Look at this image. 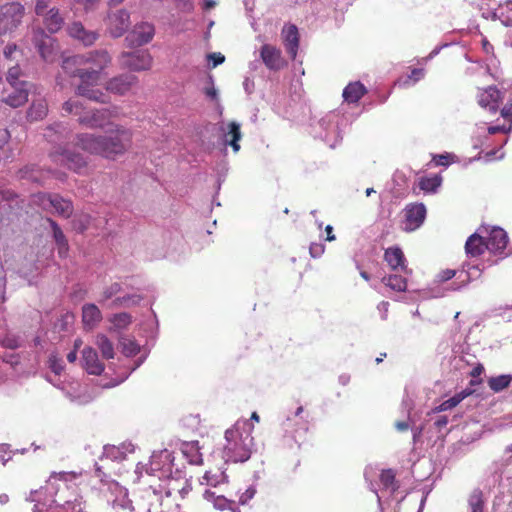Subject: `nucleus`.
I'll return each mask as SVG.
<instances>
[{"mask_svg":"<svg viewBox=\"0 0 512 512\" xmlns=\"http://www.w3.org/2000/svg\"><path fill=\"white\" fill-rule=\"evenodd\" d=\"M502 118L512 123V91L506 104L500 110Z\"/></svg>","mask_w":512,"mask_h":512,"instance_id":"6e6d98bb","label":"nucleus"},{"mask_svg":"<svg viewBox=\"0 0 512 512\" xmlns=\"http://www.w3.org/2000/svg\"><path fill=\"white\" fill-rule=\"evenodd\" d=\"M131 319L132 317L130 314L122 312L113 315L110 321L115 329L121 330L125 329L131 323Z\"/></svg>","mask_w":512,"mask_h":512,"instance_id":"09e8293b","label":"nucleus"},{"mask_svg":"<svg viewBox=\"0 0 512 512\" xmlns=\"http://www.w3.org/2000/svg\"><path fill=\"white\" fill-rule=\"evenodd\" d=\"M48 112V106L44 99L33 100L27 111V118L29 121L42 120Z\"/></svg>","mask_w":512,"mask_h":512,"instance_id":"f704fd0d","label":"nucleus"},{"mask_svg":"<svg viewBox=\"0 0 512 512\" xmlns=\"http://www.w3.org/2000/svg\"><path fill=\"white\" fill-rule=\"evenodd\" d=\"M484 236L479 232L470 235L465 243V251L469 257H478L486 249Z\"/></svg>","mask_w":512,"mask_h":512,"instance_id":"c85d7f7f","label":"nucleus"},{"mask_svg":"<svg viewBox=\"0 0 512 512\" xmlns=\"http://www.w3.org/2000/svg\"><path fill=\"white\" fill-rule=\"evenodd\" d=\"M22 339L13 333H7L2 339H1V345L4 348L8 349H17L22 345Z\"/></svg>","mask_w":512,"mask_h":512,"instance_id":"8fccbe9b","label":"nucleus"},{"mask_svg":"<svg viewBox=\"0 0 512 512\" xmlns=\"http://www.w3.org/2000/svg\"><path fill=\"white\" fill-rule=\"evenodd\" d=\"M463 396L461 395H455L445 401H443L439 407H438V410L439 411H446V410H450L454 407H456L462 400H463Z\"/></svg>","mask_w":512,"mask_h":512,"instance_id":"603ef678","label":"nucleus"},{"mask_svg":"<svg viewBox=\"0 0 512 512\" xmlns=\"http://www.w3.org/2000/svg\"><path fill=\"white\" fill-rule=\"evenodd\" d=\"M256 494V487L254 485H250L245 491L239 493L238 502L241 505L247 504L251 499L254 498Z\"/></svg>","mask_w":512,"mask_h":512,"instance_id":"864d4df0","label":"nucleus"},{"mask_svg":"<svg viewBox=\"0 0 512 512\" xmlns=\"http://www.w3.org/2000/svg\"><path fill=\"white\" fill-rule=\"evenodd\" d=\"M426 207L423 203L408 204L403 213L404 220L401 229L405 232H413L419 229L426 218Z\"/></svg>","mask_w":512,"mask_h":512,"instance_id":"ddd939ff","label":"nucleus"},{"mask_svg":"<svg viewBox=\"0 0 512 512\" xmlns=\"http://www.w3.org/2000/svg\"><path fill=\"white\" fill-rule=\"evenodd\" d=\"M185 475L178 469L175 473L168 474L164 477L160 484H163V491L166 497H170L175 493H179L181 488V481H184Z\"/></svg>","mask_w":512,"mask_h":512,"instance_id":"bb28decb","label":"nucleus"},{"mask_svg":"<svg viewBox=\"0 0 512 512\" xmlns=\"http://www.w3.org/2000/svg\"><path fill=\"white\" fill-rule=\"evenodd\" d=\"M454 155L450 153L438 154L433 157V162L437 166L448 167L454 159Z\"/></svg>","mask_w":512,"mask_h":512,"instance_id":"5fc2aeb1","label":"nucleus"},{"mask_svg":"<svg viewBox=\"0 0 512 512\" xmlns=\"http://www.w3.org/2000/svg\"><path fill=\"white\" fill-rule=\"evenodd\" d=\"M47 221L50 224V227L52 229V236L57 245L58 254L61 258H65L67 256L68 250H69L68 241H67L63 231L61 230L59 225L54 220L48 218Z\"/></svg>","mask_w":512,"mask_h":512,"instance_id":"c756f323","label":"nucleus"},{"mask_svg":"<svg viewBox=\"0 0 512 512\" xmlns=\"http://www.w3.org/2000/svg\"><path fill=\"white\" fill-rule=\"evenodd\" d=\"M471 512H483V494L481 490H474L469 497Z\"/></svg>","mask_w":512,"mask_h":512,"instance_id":"de8ad7c7","label":"nucleus"},{"mask_svg":"<svg viewBox=\"0 0 512 512\" xmlns=\"http://www.w3.org/2000/svg\"><path fill=\"white\" fill-rule=\"evenodd\" d=\"M379 478L382 485V491H387L392 494L398 488L395 481V473L392 469L383 470Z\"/></svg>","mask_w":512,"mask_h":512,"instance_id":"a19ab883","label":"nucleus"},{"mask_svg":"<svg viewBox=\"0 0 512 512\" xmlns=\"http://www.w3.org/2000/svg\"><path fill=\"white\" fill-rule=\"evenodd\" d=\"M497 152H498V150H492V151H489V152L485 153L484 156H482L481 153H480L477 156L473 157L470 161L471 162L479 161L482 158H484L485 162H489V161H492L494 155H496Z\"/></svg>","mask_w":512,"mask_h":512,"instance_id":"774afa93","label":"nucleus"},{"mask_svg":"<svg viewBox=\"0 0 512 512\" xmlns=\"http://www.w3.org/2000/svg\"><path fill=\"white\" fill-rule=\"evenodd\" d=\"M6 274L3 265L0 263V302L5 300Z\"/></svg>","mask_w":512,"mask_h":512,"instance_id":"680f3d73","label":"nucleus"},{"mask_svg":"<svg viewBox=\"0 0 512 512\" xmlns=\"http://www.w3.org/2000/svg\"><path fill=\"white\" fill-rule=\"evenodd\" d=\"M11 135L7 129H0V149L4 150L10 141Z\"/></svg>","mask_w":512,"mask_h":512,"instance_id":"69168bd1","label":"nucleus"},{"mask_svg":"<svg viewBox=\"0 0 512 512\" xmlns=\"http://www.w3.org/2000/svg\"><path fill=\"white\" fill-rule=\"evenodd\" d=\"M425 75V71L423 68H414L409 75L405 78H401L398 80L397 84L400 87H410L421 80Z\"/></svg>","mask_w":512,"mask_h":512,"instance_id":"c03bdc74","label":"nucleus"},{"mask_svg":"<svg viewBox=\"0 0 512 512\" xmlns=\"http://www.w3.org/2000/svg\"><path fill=\"white\" fill-rule=\"evenodd\" d=\"M155 34L154 25L148 22H141L134 26L127 35L126 41L132 46H142L149 43Z\"/></svg>","mask_w":512,"mask_h":512,"instance_id":"a211bd4d","label":"nucleus"},{"mask_svg":"<svg viewBox=\"0 0 512 512\" xmlns=\"http://www.w3.org/2000/svg\"><path fill=\"white\" fill-rule=\"evenodd\" d=\"M43 17L45 27L50 33L59 31L63 25V17L59 14V10L55 7L50 8L46 11Z\"/></svg>","mask_w":512,"mask_h":512,"instance_id":"473e14b6","label":"nucleus"},{"mask_svg":"<svg viewBox=\"0 0 512 512\" xmlns=\"http://www.w3.org/2000/svg\"><path fill=\"white\" fill-rule=\"evenodd\" d=\"M49 0H37L35 6V12L38 16L44 15L49 10Z\"/></svg>","mask_w":512,"mask_h":512,"instance_id":"0e129e2a","label":"nucleus"},{"mask_svg":"<svg viewBox=\"0 0 512 512\" xmlns=\"http://www.w3.org/2000/svg\"><path fill=\"white\" fill-rule=\"evenodd\" d=\"M302 413L303 407L299 406L291 415L287 416L282 424L285 433L290 434L295 440L297 436H301L307 431V422L301 417Z\"/></svg>","mask_w":512,"mask_h":512,"instance_id":"6ab92c4d","label":"nucleus"},{"mask_svg":"<svg viewBox=\"0 0 512 512\" xmlns=\"http://www.w3.org/2000/svg\"><path fill=\"white\" fill-rule=\"evenodd\" d=\"M48 366L51 369V371L54 372L56 375H59L64 369L62 358L58 357L55 354H51L49 356Z\"/></svg>","mask_w":512,"mask_h":512,"instance_id":"3c124183","label":"nucleus"},{"mask_svg":"<svg viewBox=\"0 0 512 512\" xmlns=\"http://www.w3.org/2000/svg\"><path fill=\"white\" fill-rule=\"evenodd\" d=\"M96 476L100 478V491L111 505L114 512H161L163 501V484L158 486L150 485L143 489L142 498L146 502L144 508L136 509L128 498L127 489L115 480L108 479L100 467L96 468Z\"/></svg>","mask_w":512,"mask_h":512,"instance_id":"7ed1b4c3","label":"nucleus"},{"mask_svg":"<svg viewBox=\"0 0 512 512\" xmlns=\"http://www.w3.org/2000/svg\"><path fill=\"white\" fill-rule=\"evenodd\" d=\"M42 203L45 209L51 208L54 213L63 218H69L73 213L72 202L59 194L43 195Z\"/></svg>","mask_w":512,"mask_h":512,"instance_id":"dca6fc26","label":"nucleus"},{"mask_svg":"<svg viewBox=\"0 0 512 512\" xmlns=\"http://www.w3.org/2000/svg\"><path fill=\"white\" fill-rule=\"evenodd\" d=\"M485 132L484 124L477 125L476 127V133L478 134L477 137H473V148L478 149L482 145H484V141L481 139V135Z\"/></svg>","mask_w":512,"mask_h":512,"instance_id":"052dcab7","label":"nucleus"},{"mask_svg":"<svg viewBox=\"0 0 512 512\" xmlns=\"http://www.w3.org/2000/svg\"><path fill=\"white\" fill-rule=\"evenodd\" d=\"M119 346L121 352L127 357L134 356L140 352V345L137 344L135 340L128 337H121Z\"/></svg>","mask_w":512,"mask_h":512,"instance_id":"37998d69","label":"nucleus"},{"mask_svg":"<svg viewBox=\"0 0 512 512\" xmlns=\"http://www.w3.org/2000/svg\"><path fill=\"white\" fill-rule=\"evenodd\" d=\"M512 381V376L508 374L499 375L496 377H491L488 380V386L489 388L495 392H501L505 388H507Z\"/></svg>","mask_w":512,"mask_h":512,"instance_id":"79ce46f5","label":"nucleus"},{"mask_svg":"<svg viewBox=\"0 0 512 512\" xmlns=\"http://www.w3.org/2000/svg\"><path fill=\"white\" fill-rule=\"evenodd\" d=\"M367 92L366 87L359 81L349 83L343 90V98L347 103H357Z\"/></svg>","mask_w":512,"mask_h":512,"instance_id":"2f4dec72","label":"nucleus"},{"mask_svg":"<svg viewBox=\"0 0 512 512\" xmlns=\"http://www.w3.org/2000/svg\"><path fill=\"white\" fill-rule=\"evenodd\" d=\"M32 42L39 55L45 62H54L57 56V44L55 39L46 34L43 29L33 31Z\"/></svg>","mask_w":512,"mask_h":512,"instance_id":"9b49d317","label":"nucleus"},{"mask_svg":"<svg viewBox=\"0 0 512 512\" xmlns=\"http://www.w3.org/2000/svg\"><path fill=\"white\" fill-rule=\"evenodd\" d=\"M142 470H145V472L148 475L157 476L159 480H162L168 474L172 473V453L167 449L158 452H153V454L150 457L149 464L137 465L136 472L141 473Z\"/></svg>","mask_w":512,"mask_h":512,"instance_id":"0eeeda50","label":"nucleus"},{"mask_svg":"<svg viewBox=\"0 0 512 512\" xmlns=\"http://www.w3.org/2000/svg\"><path fill=\"white\" fill-rule=\"evenodd\" d=\"M208 61H212V68L217 67L225 61V56L220 52H213L207 54Z\"/></svg>","mask_w":512,"mask_h":512,"instance_id":"bf43d9fd","label":"nucleus"},{"mask_svg":"<svg viewBox=\"0 0 512 512\" xmlns=\"http://www.w3.org/2000/svg\"><path fill=\"white\" fill-rule=\"evenodd\" d=\"M252 431L253 425L248 420H238L225 431L222 458L226 463L245 462L250 458L254 446Z\"/></svg>","mask_w":512,"mask_h":512,"instance_id":"20e7f679","label":"nucleus"},{"mask_svg":"<svg viewBox=\"0 0 512 512\" xmlns=\"http://www.w3.org/2000/svg\"><path fill=\"white\" fill-rule=\"evenodd\" d=\"M82 363L84 369L91 375H100L104 371V364L99 360L96 350L92 347L83 349Z\"/></svg>","mask_w":512,"mask_h":512,"instance_id":"5701e85b","label":"nucleus"},{"mask_svg":"<svg viewBox=\"0 0 512 512\" xmlns=\"http://www.w3.org/2000/svg\"><path fill=\"white\" fill-rule=\"evenodd\" d=\"M478 104L488 112L494 114L498 111L499 103L503 99V93L496 86L481 89L477 95Z\"/></svg>","mask_w":512,"mask_h":512,"instance_id":"f3484780","label":"nucleus"},{"mask_svg":"<svg viewBox=\"0 0 512 512\" xmlns=\"http://www.w3.org/2000/svg\"><path fill=\"white\" fill-rule=\"evenodd\" d=\"M181 451L190 464L200 465L203 462L198 441L184 442Z\"/></svg>","mask_w":512,"mask_h":512,"instance_id":"72a5a7b5","label":"nucleus"},{"mask_svg":"<svg viewBox=\"0 0 512 512\" xmlns=\"http://www.w3.org/2000/svg\"><path fill=\"white\" fill-rule=\"evenodd\" d=\"M203 497L208 502H211L214 506V508L218 510H230L231 512H240V509L235 505V502L233 500L227 499L223 495H217L216 492L206 489L203 492Z\"/></svg>","mask_w":512,"mask_h":512,"instance_id":"393cba45","label":"nucleus"},{"mask_svg":"<svg viewBox=\"0 0 512 512\" xmlns=\"http://www.w3.org/2000/svg\"><path fill=\"white\" fill-rule=\"evenodd\" d=\"M384 258L388 265L393 269H401L405 273H408V269L405 266V257L402 250L399 247H391L385 251Z\"/></svg>","mask_w":512,"mask_h":512,"instance_id":"7c9ffc66","label":"nucleus"},{"mask_svg":"<svg viewBox=\"0 0 512 512\" xmlns=\"http://www.w3.org/2000/svg\"><path fill=\"white\" fill-rule=\"evenodd\" d=\"M219 139L223 146H231L234 153L240 150L239 141L242 138L241 125L236 121L222 123L219 127Z\"/></svg>","mask_w":512,"mask_h":512,"instance_id":"2eb2a0df","label":"nucleus"},{"mask_svg":"<svg viewBox=\"0 0 512 512\" xmlns=\"http://www.w3.org/2000/svg\"><path fill=\"white\" fill-rule=\"evenodd\" d=\"M455 275H456L455 270H452V269L443 270L436 275V282L444 283V282L452 279Z\"/></svg>","mask_w":512,"mask_h":512,"instance_id":"13d9d810","label":"nucleus"},{"mask_svg":"<svg viewBox=\"0 0 512 512\" xmlns=\"http://www.w3.org/2000/svg\"><path fill=\"white\" fill-rule=\"evenodd\" d=\"M228 476L224 471H207L201 480V484H205L211 487H218L220 484L227 482Z\"/></svg>","mask_w":512,"mask_h":512,"instance_id":"58836bf2","label":"nucleus"},{"mask_svg":"<svg viewBox=\"0 0 512 512\" xmlns=\"http://www.w3.org/2000/svg\"><path fill=\"white\" fill-rule=\"evenodd\" d=\"M382 282L390 289L403 292L407 288V280L399 274H391L382 278Z\"/></svg>","mask_w":512,"mask_h":512,"instance_id":"4c0bfd02","label":"nucleus"},{"mask_svg":"<svg viewBox=\"0 0 512 512\" xmlns=\"http://www.w3.org/2000/svg\"><path fill=\"white\" fill-rule=\"evenodd\" d=\"M62 109L67 114L78 115L80 124L90 128H104L108 124L105 135L82 133L76 136V145L90 154L100 155L107 159H116L123 155L131 145L132 134L123 126L109 123V120L117 116V109H98L83 113V105L80 101L69 99L63 104Z\"/></svg>","mask_w":512,"mask_h":512,"instance_id":"f257e3e1","label":"nucleus"},{"mask_svg":"<svg viewBox=\"0 0 512 512\" xmlns=\"http://www.w3.org/2000/svg\"><path fill=\"white\" fill-rule=\"evenodd\" d=\"M442 184V177L439 174L433 176H425L419 179V188L425 193H436Z\"/></svg>","mask_w":512,"mask_h":512,"instance_id":"e433bc0d","label":"nucleus"},{"mask_svg":"<svg viewBox=\"0 0 512 512\" xmlns=\"http://www.w3.org/2000/svg\"><path fill=\"white\" fill-rule=\"evenodd\" d=\"M119 61L122 68L140 72L151 68L153 58L147 50H136L133 52H123L120 55Z\"/></svg>","mask_w":512,"mask_h":512,"instance_id":"9d476101","label":"nucleus"},{"mask_svg":"<svg viewBox=\"0 0 512 512\" xmlns=\"http://www.w3.org/2000/svg\"><path fill=\"white\" fill-rule=\"evenodd\" d=\"M479 231L487 234L485 240L486 249L493 254H501L507 247L508 235L506 231L500 227H492L490 229L483 227Z\"/></svg>","mask_w":512,"mask_h":512,"instance_id":"4468645a","label":"nucleus"},{"mask_svg":"<svg viewBox=\"0 0 512 512\" xmlns=\"http://www.w3.org/2000/svg\"><path fill=\"white\" fill-rule=\"evenodd\" d=\"M135 278L134 277H126L121 281H117L107 285L103 288L101 293V297L99 299L100 303H104L110 299H114L118 297L117 295L125 292L129 289L135 288Z\"/></svg>","mask_w":512,"mask_h":512,"instance_id":"412c9836","label":"nucleus"},{"mask_svg":"<svg viewBox=\"0 0 512 512\" xmlns=\"http://www.w3.org/2000/svg\"><path fill=\"white\" fill-rule=\"evenodd\" d=\"M126 290L123 296H118L114 298L111 302L110 307L119 308V307H132L138 305L142 301V296L136 293H129Z\"/></svg>","mask_w":512,"mask_h":512,"instance_id":"c9c22d12","label":"nucleus"},{"mask_svg":"<svg viewBox=\"0 0 512 512\" xmlns=\"http://www.w3.org/2000/svg\"><path fill=\"white\" fill-rule=\"evenodd\" d=\"M340 116L337 112L332 111L326 114L318 122L320 129L317 136L321 138L330 148H334L342 139L339 130Z\"/></svg>","mask_w":512,"mask_h":512,"instance_id":"6e6552de","label":"nucleus"},{"mask_svg":"<svg viewBox=\"0 0 512 512\" xmlns=\"http://www.w3.org/2000/svg\"><path fill=\"white\" fill-rule=\"evenodd\" d=\"M285 49L291 59H295L299 48L298 29L295 25H289L283 29Z\"/></svg>","mask_w":512,"mask_h":512,"instance_id":"a878e982","label":"nucleus"},{"mask_svg":"<svg viewBox=\"0 0 512 512\" xmlns=\"http://www.w3.org/2000/svg\"><path fill=\"white\" fill-rule=\"evenodd\" d=\"M24 8L19 3H7L0 7V35L11 33L21 23Z\"/></svg>","mask_w":512,"mask_h":512,"instance_id":"1a4fd4ad","label":"nucleus"},{"mask_svg":"<svg viewBox=\"0 0 512 512\" xmlns=\"http://www.w3.org/2000/svg\"><path fill=\"white\" fill-rule=\"evenodd\" d=\"M102 320L100 309L92 303L82 307V322L86 330L93 329Z\"/></svg>","mask_w":512,"mask_h":512,"instance_id":"cd10ccee","label":"nucleus"},{"mask_svg":"<svg viewBox=\"0 0 512 512\" xmlns=\"http://www.w3.org/2000/svg\"><path fill=\"white\" fill-rule=\"evenodd\" d=\"M95 344L101 351L103 358L107 360L114 358V345L106 335H97Z\"/></svg>","mask_w":512,"mask_h":512,"instance_id":"ea45409f","label":"nucleus"},{"mask_svg":"<svg viewBox=\"0 0 512 512\" xmlns=\"http://www.w3.org/2000/svg\"><path fill=\"white\" fill-rule=\"evenodd\" d=\"M137 81L138 78L133 74H121L107 82L106 90L114 94L124 95L130 91Z\"/></svg>","mask_w":512,"mask_h":512,"instance_id":"aec40b11","label":"nucleus"},{"mask_svg":"<svg viewBox=\"0 0 512 512\" xmlns=\"http://www.w3.org/2000/svg\"><path fill=\"white\" fill-rule=\"evenodd\" d=\"M44 136L49 142L56 144L50 153V158L54 163L65 166L76 173L85 171L86 159L81 154L72 152L62 146L70 139V130L67 125L55 123L46 129Z\"/></svg>","mask_w":512,"mask_h":512,"instance_id":"39448f33","label":"nucleus"},{"mask_svg":"<svg viewBox=\"0 0 512 512\" xmlns=\"http://www.w3.org/2000/svg\"><path fill=\"white\" fill-rule=\"evenodd\" d=\"M209 82L210 86L205 88L204 93L209 99L216 101L218 99V91L214 86L212 77H209Z\"/></svg>","mask_w":512,"mask_h":512,"instance_id":"e2e57ef3","label":"nucleus"},{"mask_svg":"<svg viewBox=\"0 0 512 512\" xmlns=\"http://www.w3.org/2000/svg\"><path fill=\"white\" fill-rule=\"evenodd\" d=\"M72 477V475L70 473H67V472H60V473H54L53 475H51L49 481H48V484L46 486V490L49 491V493L51 494H54L56 493V491L60 490V487H57V488H54L53 487V480L56 481V480H60L63 482V485L65 488L69 489V486L67 484L68 482V478Z\"/></svg>","mask_w":512,"mask_h":512,"instance_id":"49530a36","label":"nucleus"},{"mask_svg":"<svg viewBox=\"0 0 512 512\" xmlns=\"http://www.w3.org/2000/svg\"><path fill=\"white\" fill-rule=\"evenodd\" d=\"M107 31L113 38L123 36L130 27V13L126 9L111 10L105 20Z\"/></svg>","mask_w":512,"mask_h":512,"instance_id":"f8f14e48","label":"nucleus"},{"mask_svg":"<svg viewBox=\"0 0 512 512\" xmlns=\"http://www.w3.org/2000/svg\"><path fill=\"white\" fill-rule=\"evenodd\" d=\"M67 31L70 37L81 42L85 46L94 44L99 37V34L96 31L87 30L79 21L71 23L68 26Z\"/></svg>","mask_w":512,"mask_h":512,"instance_id":"4be33fe9","label":"nucleus"},{"mask_svg":"<svg viewBox=\"0 0 512 512\" xmlns=\"http://www.w3.org/2000/svg\"><path fill=\"white\" fill-rule=\"evenodd\" d=\"M480 11L487 20H499L505 26H512V0H481Z\"/></svg>","mask_w":512,"mask_h":512,"instance_id":"423d86ee","label":"nucleus"},{"mask_svg":"<svg viewBox=\"0 0 512 512\" xmlns=\"http://www.w3.org/2000/svg\"><path fill=\"white\" fill-rule=\"evenodd\" d=\"M260 55L264 64L270 70H279L282 68L283 60L281 58V52L275 47L269 44L263 45Z\"/></svg>","mask_w":512,"mask_h":512,"instance_id":"b1692460","label":"nucleus"},{"mask_svg":"<svg viewBox=\"0 0 512 512\" xmlns=\"http://www.w3.org/2000/svg\"><path fill=\"white\" fill-rule=\"evenodd\" d=\"M126 452L117 446L106 445L103 448V457L112 461H121L125 458Z\"/></svg>","mask_w":512,"mask_h":512,"instance_id":"a18cd8bd","label":"nucleus"},{"mask_svg":"<svg viewBox=\"0 0 512 512\" xmlns=\"http://www.w3.org/2000/svg\"><path fill=\"white\" fill-rule=\"evenodd\" d=\"M325 246L322 243H311L309 253L312 258H319L323 255Z\"/></svg>","mask_w":512,"mask_h":512,"instance_id":"4d7b16f0","label":"nucleus"},{"mask_svg":"<svg viewBox=\"0 0 512 512\" xmlns=\"http://www.w3.org/2000/svg\"><path fill=\"white\" fill-rule=\"evenodd\" d=\"M182 485L179 491L180 497L183 499L186 497V495L191 491L192 486L189 480L185 477L184 481H181Z\"/></svg>","mask_w":512,"mask_h":512,"instance_id":"338daca9","label":"nucleus"},{"mask_svg":"<svg viewBox=\"0 0 512 512\" xmlns=\"http://www.w3.org/2000/svg\"><path fill=\"white\" fill-rule=\"evenodd\" d=\"M111 62V57L106 50H94L85 54H76L65 57L62 61V69L71 77L80 79L76 88V94L89 100L105 103L107 95L101 90L95 89L100 79V73Z\"/></svg>","mask_w":512,"mask_h":512,"instance_id":"f03ea898","label":"nucleus"}]
</instances>
